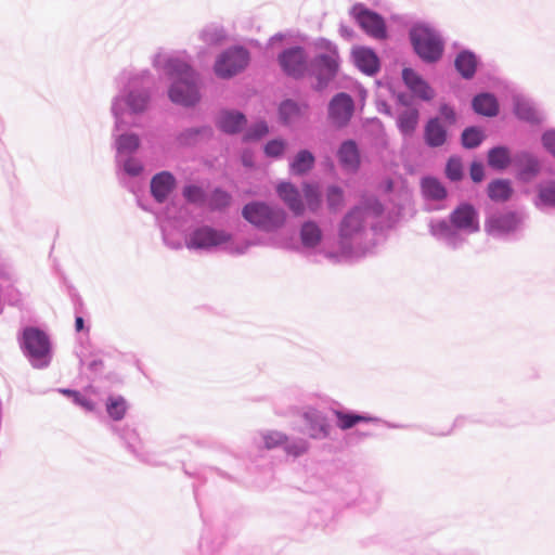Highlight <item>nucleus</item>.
I'll return each mask as SVG.
<instances>
[{
    "instance_id": "1",
    "label": "nucleus",
    "mask_w": 555,
    "mask_h": 555,
    "mask_svg": "<svg viewBox=\"0 0 555 555\" xmlns=\"http://www.w3.org/2000/svg\"><path fill=\"white\" fill-rule=\"evenodd\" d=\"M393 222L395 218L377 199L364 198L340 220L336 247L324 250V256L333 262L359 260L373 251L376 231Z\"/></svg>"
},
{
    "instance_id": "2",
    "label": "nucleus",
    "mask_w": 555,
    "mask_h": 555,
    "mask_svg": "<svg viewBox=\"0 0 555 555\" xmlns=\"http://www.w3.org/2000/svg\"><path fill=\"white\" fill-rule=\"evenodd\" d=\"M151 64L169 82L168 98L172 103L189 107L199 101V77L185 51L160 49L152 55Z\"/></svg>"
},
{
    "instance_id": "3",
    "label": "nucleus",
    "mask_w": 555,
    "mask_h": 555,
    "mask_svg": "<svg viewBox=\"0 0 555 555\" xmlns=\"http://www.w3.org/2000/svg\"><path fill=\"white\" fill-rule=\"evenodd\" d=\"M153 81V74L147 68H129L119 74V91L111 102L115 132L131 125L127 117L143 115L150 109Z\"/></svg>"
},
{
    "instance_id": "4",
    "label": "nucleus",
    "mask_w": 555,
    "mask_h": 555,
    "mask_svg": "<svg viewBox=\"0 0 555 555\" xmlns=\"http://www.w3.org/2000/svg\"><path fill=\"white\" fill-rule=\"evenodd\" d=\"M258 242L241 238L222 228L202 224L193 228L185 236V246L191 250H221L232 256H241Z\"/></svg>"
},
{
    "instance_id": "5",
    "label": "nucleus",
    "mask_w": 555,
    "mask_h": 555,
    "mask_svg": "<svg viewBox=\"0 0 555 555\" xmlns=\"http://www.w3.org/2000/svg\"><path fill=\"white\" fill-rule=\"evenodd\" d=\"M429 229L437 240L456 249L465 243L464 234H472L479 230L478 214L472 205L461 204L451 214L450 223L446 220H434Z\"/></svg>"
},
{
    "instance_id": "6",
    "label": "nucleus",
    "mask_w": 555,
    "mask_h": 555,
    "mask_svg": "<svg viewBox=\"0 0 555 555\" xmlns=\"http://www.w3.org/2000/svg\"><path fill=\"white\" fill-rule=\"evenodd\" d=\"M409 39L416 55L425 63H436L442 57L446 41L431 23H414L409 29Z\"/></svg>"
},
{
    "instance_id": "7",
    "label": "nucleus",
    "mask_w": 555,
    "mask_h": 555,
    "mask_svg": "<svg viewBox=\"0 0 555 555\" xmlns=\"http://www.w3.org/2000/svg\"><path fill=\"white\" fill-rule=\"evenodd\" d=\"M243 218L264 233H276L287 222V211L279 204L264 201H251L242 209Z\"/></svg>"
},
{
    "instance_id": "8",
    "label": "nucleus",
    "mask_w": 555,
    "mask_h": 555,
    "mask_svg": "<svg viewBox=\"0 0 555 555\" xmlns=\"http://www.w3.org/2000/svg\"><path fill=\"white\" fill-rule=\"evenodd\" d=\"M527 218L524 211L506 208L492 210L486 218L485 230L495 238L517 240L525 230Z\"/></svg>"
},
{
    "instance_id": "9",
    "label": "nucleus",
    "mask_w": 555,
    "mask_h": 555,
    "mask_svg": "<svg viewBox=\"0 0 555 555\" xmlns=\"http://www.w3.org/2000/svg\"><path fill=\"white\" fill-rule=\"evenodd\" d=\"M21 349L34 369H46L52 361V346L49 336L41 330L28 326L20 338Z\"/></svg>"
},
{
    "instance_id": "10",
    "label": "nucleus",
    "mask_w": 555,
    "mask_h": 555,
    "mask_svg": "<svg viewBox=\"0 0 555 555\" xmlns=\"http://www.w3.org/2000/svg\"><path fill=\"white\" fill-rule=\"evenodd\" d=\"M315 48L319 53L310 61L308 76L317 79V88L321 90L337 75L339 54L336 46L326 39L315 41Z\"/></svg>"
},
{
    "instance_id": "11",
    "label": "nucleus",
    "mask_w": 555,
    "mask_h": 555,
    "mask_svg": "<svg viewBox=\"0 0 555 555\" xmlns=\"http://www.w3.org/2000/svg\"><path fill=\"white\" fill-rule=\"evenodd\" d=\"M116 158L117 177L125 188L137 194L143 188V164L135 156Z\"/></svg>"
},
{
    "instance_id": "12",
    "label": "nucleus",
    "mask_w": 555,
    "mask_h": 555,
    "mask_svg": "<svg viewBox=\"0 0 555 555\" xmlns=\"http://www.w3.org/2000/svg\"><path fill=\"white\" fill-rule=\"evenodd\" d=\"M249 61L247 50L233 47L223 51L216 60L214 69L218 77L230 78L243 70Z\"/></svg>"
},
{
    "instance_id": "13",
    "label": "nucleus",
    "mask_w": 555,
    "mask_h": 555,
    "mask_svg": "<svg viewBox=\"0 0 555 555\" xmlns=\"http://www.w3.org/2000/svg\"><path fill=\"white\" fill-rule=\"evenodd\" d=\"M350 14L363 31L370 37L377 40H382L387 37L385 20L378 13L369 10L362 3H356L352 5Z\"/></svg>"
},
{
    "instance_id": "14",
    "label": "nucleus",
    "mask_w": 555,
    "mask_h": 555,
    "mask_svg": "<svg viewBox=\"0 0 555 555\" xmlns=\"http://www.w3.org/2000/svg\"><path fill=\"white\" fill-rule=\"evenodd\" d=\"M282 70L293 78L309 75L310 61L304 48L292 47L280 53L278 57Z\"/></svg>"
},
{
    "instance_id": "15",
    "label": "nucleus",
    "mask_w": 555,
    "mask_h": 555,
    "mask_svg": "<svg viewBox=\"0 0 555 555\" xmlns=\"http://www.w3.org/2000/svg\"><path fill=\"white\" fill-rule=\"evenodd\" d=\"M513 166L518 180L526 183L538 177L542 170L540 158L529 151H520L514 154Z\"/></svg>"
},
{
    "instance_id": "16",
    "label": "nucleus",
    "mask_w": 555,
    "mask_h": 555,
    "mask_svg": "<svg viewBox=\"0 0 555 555\" xmlns=\"http://www.w3.org/2000/svg\"><path fill=\"white\" fill-rule=\"evenodd\" d=\"M531 203L540 212L555 211V178L542 180L535 185Z\"/></svg>"
},
{
    "instance_id": "17",
    "label": "nucleus",
    "mask_w": 555,
    "mask_h": 555,
    "mask_svg": "<svg viewBox=\"0 0 555 555\" xmlns=\"http://www.w3.org/2000/svg\"><path fill=\"white\" fill-rule=\"evenodd\" d=\"M353 100L347 93L336 94L328 104V117L336 126H345L353 113Z\"/></svg>"
},
{
    "instance_id": "18",
    "label": "nucleus",
    "mask_w": 555,
    "mask_h": 555,
    "mask_svg": "<svg viewBox=\"0 0 555 555\" xmlns=\"http://www.w3.org/2000/svg\"><path fill=\"white\" fill-rule=\"evenodd\" d=\"M279 198L296 216L305 214V202L300 191L291 182H280L275 188Z\"/></svg>"
},
{
    "instance_id": "19",
    "label": "nucleus",
    "mask_w": 555,
    "mask_h": 555,
    "mask_svg": "<svg viewBox=\"0 0 555 555\" xmlns=\"http://www.w3.org/2000/svg\"><path fill=\"white\" fill-rule=\"evenodd\" d=\"M514 113L517 118L531 125L542 124L545 119L544 113L531 99L525 95L514 96Z\"/></svg>"
},
{
    "instance_id": "20",
    "label": "nucleus",
    "mask_w": 555,
    "mask_h": 555,
    "mask_svg": "<svg viewBox=\"0 0 555 555\" xmlns=\"http://www.w3.org/2000/svg\"><path fill=\"white\" fill-rule=\"evenodd\" d=\"M302 418L312 439H324L330 435V425L321 411L309 408L304 412Z\"/></svg>"
},
{
    "instance_id": "21",
    "label": "nucleus",
    "mask_w": 555,
    "mask_h": 555,
    "mask_svg": "<svg viewBox=\"0 0 555 555\" xmlns=\"http://www.w3.org/2000/svg\"><path fill=\"white\" fill-rule=\"evenodd\" d=\"M308 116V105L294 100H285L279 106L280 121L285 126H293L305 120Z\"/></svg>"
},
{
    "instance_id": "22",
    "label": "nucleus",
    "mask_w": 555,
    "mask_h": 555,
    "mask_svg": "<svg viewBox=\"0 0 555 555\" xmlns=\"http://www.w3.org/2000/svg\"><path fill=\"white\" fill-rule=\"evenodd\" d=\"M176 178L169 171L156 173L151 180V193L158 203H164L176 188Z\"/></svg>"
},
{
    "instance_id": "23",
    "label": "nucleus",
    "mask_w": 555,
    "mask_h": 555,
    "mask_svg": "<svg viewBox=\"0 0 555 555\" xmlns=\"http://www.w3.org/2000/svg\"><path fill=\"white\" fill-rule=\"evenodd\" d=\"M402 79L409 90L421 100L429 101L434 98L435 92L431 87L414 69L404 68Z\"/></svg>"
},
{
    "instance_id": "24",
    "label": "nucleus",
    "mask_w": 555,
    "mask_h": 555,
    "mask_svg": "<svg viewBox=\"0 0 555 555\" xmlns=\"http://www.w3.org/2000/svg\"><path fill=\"white\" fill-rule=\"evenodd\" d=\"M352 60L354 65L364 74L372 76L379 69V60L376 53L366 47H356L352 49Z\"/></svg>"
},
{
    "instance_id": "25",
    "label": "nucleus",
    "mask_w": 555,
    "mask_h": 555,
    "mask_svg": "<svg viewBox=\"0 0 555 555\" xmlns=\"http://www.w3.org/2000/svg\"><path fill=\"white\" fill-rule=\"evenodd\" d=\"M404 99V95L399 96V101L405 105V107L398 114L397 127L404 137H411L418 125L420 114L418 109L408 105Z\"/></svg>"
},
{
    "instance_id": "26",
    "label": "nucleus",
    "mask_w": 555,
    "mask_h": 555,
    "mask_svg": "<svg viewBox=\"0 0 555 555\" xmlns=\"http://www.w3.org/2000/svg\"><path fill=\"white\" fill-rule=\"evenodd\" d=\"M246 125L244 114L233 109L221 111L217 118V126L225 133H236Z\"/></svg>"
},
{
    "instance_id": "27",
    "label": "nucleus",
    "mask_w": 555,
    "mask_h": 555,
    "mask_svg": "<svg viewBox=\"0 0 555 555\" xmlns=\"http://www.w3.org/2000/svg\"><path fill=\"white\" fill-rule=\"evenodd\" d=\"M338 159L348 171H356L360 165V154L354 141H345L338 150Z\"/></svg>"
},
{
    "instance_id": "28",
    "label": "nucleus",
    "mask_w": 555,
    "mask_h": 555,
    "mask_svg": "<svg viewBox=\"0 0 555 555\" xmlns=\"http://www.w3.org/2000/svg\"><path fill=\"white\" fill-rule=\"evenodd\" d=\"M336 417V425L341 430H347L356 426L358 423H377L379 418L369 414H357L353 412H345L340 410H334Z\"/></svg>"
},
{
    "instance_id": "29",
    "label": "nucleus",
    "mask_w": 555,
    "mask_h": 555,
    "mask_svg": "<svg viewBox=\"0 0 555 555\" xmlns=\"http://www.w3.org/2000/svg\"><path fill=\"white\" fill-rule=\"evenodd\" d=\"M424 138L426 144L431 147H438L444 144L447 140V130L439 117L431 118L427 122Z\"/></svg>"
},
{
    "instance_id": "30",
    "label": "nucleus",
    "mask_w": 555,
    "mask_h": 555,
    "mask_svg": "<svg viewBox=\"0 0 555 555\" xmlns=\"http://www.w3.org/2000/svg\"><path fill=\"white\" fill-rule=\"evenodd\" d=\"M116 157L134 156L140 146V138L135 133H114Z\"/></svg>"
},
{
    "instance_id": "31",
    "label": "nucleus",
    "mask_w": 555,
    "mask_h": 555,
    "mask_svg": "<svg viewBox=\"0 0 555 555\" xmlns=\"http://www.w3.org/2000/svg\"><path fill=\"white\" fill-rule=\"evenodd\" d=\"M478 59L475 53L469 50L461 51L455 59L454 65L463 78H472L477 68Z\"/></svg>"
},
{
    "instance_id": "32",
    "label": "nucleus",
    "mask_w": 555,
    "mask_h": 555,
    "mask_svg": "<svg viewBox=\"0 0 555 555\" xmlns=\"http://www.w3.org/2000/svg\"><path fill=\"white\" fill-rule=\"evenodd\" d=\"M323 237L321 228L314 221H306L300 228L301 245L307 249L319 246Z\"/></svg>"
},
{
    "instance_id": "33",
    "label": "nucleus",
    "mask_w": 555,
    "mask_h": 555,
    "mask_svg": "<svg viewBox=\"0 0 555 555\" xmlns=\"http://www.w3.org/2000/svg\"><path fill=\"white\" fill-rule=\"evenodd\" d=\"M474 111L483 116L493 117L499 113V104L493 94L480 93L473 99Z\"/></svg>"
},
{
    "instance_id": "34",
    "label": "nucleus",
    "mask_w": 555,
    "mask_h": 555,
    "mask_svg": "<svg viewBox=\"0 0 555 555\" xmlns=\"http://www.w3.org/2000/svg\"><path fill=\"white\" fill-rule=\"evenodd\" d=\"M198 37L205 44L217 47L227 39V31L222 25L211 23L201 29Z\"/></svg>"
},
{
    "instance_id": "35",
    "label": "nucleus",
    "mask_w": 555,
    "mask_h": 555,
    "mask_svg": "<svg viewBox=\"0 0 555 555\" xmlns=\"http://www.w3.org/2000/svg\"><path fill=\"white\" fill-rule=\"evenodd\" d=\"M118 433V436L125 441L127 448L137 456L144 459V447L137 434V431L130 427L118 429L114 427Z\"/></svg>"
},
{
    "instance_id": "36",
    "label": "nucleus",
    "mask_w": 555,
    "mask_h": 555,
    "mask_svg": "<svg viewBox=\"0 0 555 555\" xmlns=\"http://www.w3.org/2000/svg\"><path fill=\"white\" fill-rule=\"evenodd\" d=\"M488 164L496 170H503L509 165H513V156H511V152L507 147L496 146L489 151Z\"/></svg>"
},
{
    "instance_id": "37",
    "label": "nucleus",
    "mask_w": 555,
    "mask_h": 555,
    "mask_svg": "<svg viewBox=\"0 0 555 555\" xmlns=\"http://www.w3.org/2000/svg\"><path fill=\"white\" fill-rule=\"evenodd\" d=\"M314 156L307 150L299 151L289 164L293 175L301 176L310 171L314 165Z\"/></svg>"
},
{
    "instance_id": "38",
    "label": "nucleus",
    "mask_w": 555,
    "mask_h": 555,
    "mask_svg": "<svg viewBox=\"0 0 555 555\" xmlns=\"http://www.w3.org/2000/svg\"><path fill=\"white\" fill-rule=\"evenodd\" d=\"M422 192L427 199L442 201L447 196L444 186L436 178L426 177L422 180Z\"/></svg>"
},
{
    "instance_id": "39",
    "label": "nucleus",
    "mask_w": 555,
    "mask_h": 555,
    "mask_svg": "<svg viewBox=\"0 0 555 555\" xmlns=\"http://www.w3.org/2000/svg\"><path fill=\"white\" fill-rule=\"evenodd\" d=\"M513 189L508 180L498 179L488 186V195L493 201H507L512 195Z\"/></svg>"
},
{
    "instance_id": "40",
    "label": "nucleus",
    "mask_w": 555,
    "mask_h": 555,
    "mask_svg": "<svg viewBox=\"0 0 555 555\" xmlns=\"http://www.w3.org/2000/svg\"><path fill=\"white\" fill-rule=\"evenodd\" d=\"M304 202L305 208L307 207L310 211H317L321 205V192L319 186L313 183H304Z\"/></svg>"
},
{
    "instance_id": "41",
    "label": "nucleus",
    "mask_w": 555,
    "mask_h": 555,
    "mask_svg": "<svg viewBox=\"0 0 555 555\" xmlns=\"http://www.w3.org/2000/svg\"><path fill=\"white\" fill-rule=\"evenodd\" d=\"M128 405L121 396H111L106 401V411L108 416L114 421H120L126 412Z\"/></svg>"
},
{
    "instance_id": "42",
    "label": "nucleus",
    "mask_w": 555,
    "mask_h": 555,
    "mask_svg": "<svg viewBox=\"0 0 555 555\" xmlns=\"http://www.w3.org/2000/svg\"><path fill=\"white\" fill-rule=\"evenodd\" d=\"M211 129L209 127L189 128L183 130L177 138L182 145H191L198 141L199 138L209 137Z\"/></svg>"
},
{
    "instance_id": "43",
    "label": "nucleus",
    "mask_w": 555,
    "mask_h": 555,
    "mask_svg": "<svg viewBox=\"0 0 555 555\" xmlns=\"http://www.w3.org/2000/svg\"><path fill=\"white\" fill-rule=\"evenodd\" d=\"M260 441L266 449H274L287 441V436L279 430H264L259 434Z\"/></svg>"
},
{
    "instance_id": "44",
    "label": "nucleus",
    "mask_w": 555,
    "mask_h": 555,
    "mask_svg": "<svg viewBox=\"0 0 555 555\" xmlns=\"http://www.w3.org/2000/svg\"><path fill=\"white\" fill-rule=\"evenodd\" d=\"M231 196L223 190L216 189L211 194L206 196V204L211 209H222L229 206Z\"/></svg>"
},
{
    "instance_id": "45",
    "label": "nucleus",
    "mask_w": 555,
    "mask_h": 555,
    "mask_svg": "<svg viewBox=\"0 0 555 555\" xmlns=\"http://www.w3.org/2000/svg\"><path fill=\"white\" fill-rule=\"evenodd\" d=\"M483 140V133L476 127L467 128L462 133V143L467 149L477 147Z\"/></svg>"
},
{
    "instance_id": "46",
    "label": "nucleus",
    "mask_w": 555,
    "mask_h": 555,
    "mask_svg": "<svg viewBox=\"0 0 555 555\" xmlns=\"http://www.w3.org/2000/svg\"><path fill=\"white\" fill-rule=\"evenodd\" d=\"M283 446H284V451L288 455L297 457L307 452L309 443L307 440L301 439V438H296V439H292V440H289L287 438V441Z\"/></svg>"
},
{
    "instance_id": "47",
    "label": "nucleus",
    "mask_w": 555,
    "mask_h": 555,
    "mask_svg": "<svg viewBox=\"0 0 555 555\" xmlns=\"http://www.w3.org/2000/svg\"><path fill=\"white\" fill-rule=\"evenodd\" d=\"M286 146H287V142L285 140L274 139V140L269 141L264 145L263 151H264L266 156L272 157V158H278L284 154Z\"/></svg>"
},
{
    "instance_id": "48",
    "label": "nucleus",
    "mask_w": 555,
    "mask_h": 555,
    "mask_svg": "<svg viewBox=\"0 0 555 555\" xmlns=\"http://www.w3.org/2000/svg\"><path fill=\"white\" fill-rule=\"evenodd\" d=\"M183 196L190 203L197 205L206 204V195L204 191L196 185H188L183 190Z\"/></svg>"
},
{
    "instance_id": "49",
    "label": "nucleus",
    "mask_w": 555,
    "mask_h": 555,
    "mask_svg": "<svg viewBox=\"0 0 555 555\" xmlns=\"http://www.w3.org/2000/svg\"><path fill=\"white\" fill-rule=\"evenodd\" d=\"M60 392L73 398V401L83 410L91 412L95 409V403L82 396L80 392L70 389H60Z\"/></svg>"
},
{
    "instance_id": "50",
    "label": "nucleus",
    "mask_w": 555,
    "mask_h": 555,
    "mask_svg": "<svg viewBox=\"0 0 555 555\" xmlns=\"http://www.w3.org/2000/svg\"><path fill=\"white\" fill-rule=\"evenodd\" d=\"M540 141L544 151L555 159V127L545 129Z\"/></svg>"
},
{
    "instance_id": "51",
    "label": "nucleus",
    "mask_w": 555,
    "mask_h": 555,
    "mask_svg": "<svg viewBox=\"0 0 555 555\" xmlns=\"http://www.w3.org/2000/svg\"><path fill=\"white\" fill-rule=\"evenodd\" d=\"M326 198H327V205H328L330 209H333V210L338 209L343 205V202H344L343 190L335 185L330 186L327 189Z\"/></svg>"
},
{
    "instance_id": "52",
    "label": "nucleus",
    "mask_w": 555,
    "mask_h": 555,
    "mask_svg": "<svg viewBox=\"0 0 555 555\" xmlns=\"http://www.w3.org/2000/svg\"><path fill=\"white\" fill-rule=\"evenodd\" d=\"M446 173L452 181H457L462 178V164L459 158L451 157L446 167Z\"/></svg>"
},
{
    "instance_id": "53",
    "label": "nucleus",
    "mask_w": 555,
    "mask_h": 555,
    "mask_svg": "<svg viewBox=\"0 0 555 555\" xmlns=\"http://www.w3.org/2000/svg\"><path fill=\"white\" fill-rule=\"evenodd\" d=\"M269 131L268 125L266 121H258L254 126H251L247 132L245 133L246 140H258L266 135Z\"/></svg>"
},
{
    "instance_id": "54",
    "label": "nucleus",
    "mask_w": 555,
    "mask_h": 555,
    "mask_svg": "<svg viewBox=\"0 0 555 555\" xmlns=\"http://www.w3.org/2000/svg\"><path fill=\"white\" fill-rule=\"evenodd\" d=\"M441 119H443L449 125L454 124L455 113L451 106L444 104L440 107V120Z\"/></svg>"
},
{
    "instance_id": "55",
    "label": "nucleus",
    "mask_w": 555,
    "mask_h": 555,
    "mask_svg": "<svg viewBox=\"0 0 555 555\" xmlns=\"http://www.w3.org/2000/svg\"><path fill=\"white\" fill-rule=\"evenodd\" d=\"M483 166L480 163H473L470 167V177L475 182H480L483 179Z\"/></svg>"
},
{
    "instance_id": "56",
    "label": "nucleus",
    "mask_w": 555,
    "mask_h": 555,
    "mask_svg": "<svg viewBox=\"0 0 555 555\" xmlns=\"http://www.w3.org/2000/svg\"><path fill=\"white\" fill-rule=\"evenodd\" d=\"M80 362L82 365H86L90 371H92L94 373L100 372L103 366L102 360H99V359H93L90 361L81 360Z\"/></svg>"
},
{
    "instance_id": "57",
    "label": "nucleus",
    "mask_w": 555,
    "mask_h": 555,
    "mask_svg": "<svg viewBox=\"0 0 555 555\" xmlns=\"http://www.w3.org/2000/svg\"><path fill=\"white\" fill-rule=\"evenodd\" d=\"M160 227H162V231H163V237H164V242L170 246L171 248H179L181 246L180 243H173L170 237H169V232H168V228L167 225L160 221Z\"/></svg>"
},
{
    "instance_id": "58",
    "label": "nucleus",
    "mask_w": 555,
    "mask_h": 555,
    "mask_svg": "<svg viewBox=\"0 0 555 555\" xmlns=\"http://www.w3.org/2000/svg\"><path fill=\"white\" fill-rule=\"evenodd\" d=\"M242 162L247 167L253 166L251 156L247 152L242 155Z\"/></svg>"
},
{
    "instance_id": "59",
    "label": "nucleus",
    "mask_w": 555,
    "mask_h": 555,
    "mask_svg": "<svg viewBox=\"0 0 555 555\" xmlns=\"http://www.w3.org/2000/svg\"><path fill=\"white\" fill-rule=\"evenodd\" d=\"M75 326L77 331L82 330L83 327V319L81 317H77L75 321Z\"/></svg>"
},
{
    "instance_id": "60",
    "label": "nucleus",
    "mask_w": 555,
    "mask_h": 555,
    "mask_svg": "<svg viewBox=\"0 0 555 555\" xmlns=\"http://www.w3.org/2000/svg\"><path fill=\"white\" fill-rule=\"evenodd\" d=\"M340 31L344 36H348V37L351 36V33H352L351 30H349L345 27H341Z\"/></svg>"
},
{
    "instance_id": "61",
    "label": "nucleus",
    "mask_w": 555,
    "mask_h": 555,
    "mask_svg": "<svg viewBox=\"0 0 555 555\" xmlns=\"http://www.w3.org/2000/svg\"><path fill=\"white\" fill-rule=\"evenodd\" d=\"M372 4L374 5H377L378 4V0H369Z\"/></svg>"
}]
</instances>
